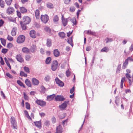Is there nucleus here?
<instances>
[{
  "label": "nucleus",
  "mask_w": 133,
  "mask_h": 133,
  "mask_svg": "<svg viewBox=\"0 0 133 133\" xmlns=\"http://www.w3.org/2000/svg\"><path fill=\"white\" fill-rule=\"evenodd\" d=\"M31 20L30 18L28 16H25L23 17L22 21L21 22L25 24H29Z\"/></svg>",
  "instance_id": "f257e3e1"
},
{
  "label": "nucleus",
  "mask_w": 133,
  "mask_h": 133,
  "mask_svg": "<svg viewBox=\"0 0 133 133\" xmlns=\"http://www.w3.org/2000/svg\"><path fill=\"white\" fill-rule=\"evenodd\" d=\"M25 36L23 35H20L18 36L17 39V42L18 43H23L25 41Z\"/></svg>",
  "instance_id": "f03ea898"
},
{
  "label": "nucleus",
  "mask_w": 133,
  "mask_h": 133,
  "mask_svg": "<svg viewBox=\"0 0 133 133\" xmlns=\"http://www.w3.org/2000/svg\"><path fill=\"white\" fill-rule=\"evenodd\" d=\"M11 122L12 125L13 126V129H17V127L15 118L13 117H12L11 118Z\"/></svg>",
  "instance_id": "7ed1b4c3"
},
{
  "label": "nucleus",
  "mask_w": 133,
  "mask_h": 133,
  "mask_svg": "<svg viewBox=\"0 0 133 133\" xmlns=\"http://www.w3.org/2000/svg\"><path fill=\"white\" fill-rule=\"evenodd\" d=\"M58 66V63L56 61H54L51 65V69L53 71H55Z\"/></svg>",
  "instance_id": "20e7f679"
},
{
  "label": "nucleus",
  "mask_w": 133,
  "mask_h": 133,
  "mask_svg": "<svg viewBox=\"0 0 133 133\" xmlns=\"http://www.w3.org/2000/svg\"><path fill=\"white\" fill-rule=\"evenodd\" d=\"M49 17L47 15H41V19L42 21L44 23H46L49 20Z\"/></svg>",
  "instance_id": "39448f33"
},
{
  "label": "nucleus",
  "mask_w": 133,
  "mask_h": 133,
  "mask_svg": "<svg viewBox=\"0 0 133 133\" xmlns=\"http://www.w3.org/2000/svg\"><path fill=\"white\" fill-rule=\"evenodd\" d=\"M17 60L19 62L22 63L23 62L24 60L21 55L19 54L17 55L16 56Z\"/></svg>",
  "instance_id": "423d86ee"
},
{
  "label": "nucleus",
  "mask_w": 133,
  "mask_h": 133,
  "mask_svg": "<svg viewBox=\"0 0 133 133\" xmlns=\"http://www.w3.org/2000/svg\"><path fill=\"white\" fill-rule=\"evenodd\" d=\"M69 102V101H66L59 106V108L62 109H63L66 108L67 106V104Z\"/></svg>",
  "instance_id": "0eeeda50"
},
{
  "label": "nucleus",
  "mask_w": 133,
  "mask_h": 133,
  "mask_svg": "<svg viewBox=\"0 0 133 133\" xmlns=\"http://www.w3.org/2000/svg\"><path fill=\"white\" fill-rule=\"evenodd\" d=\"M55 81L56 83L60 87H63L64 86V83L60 81L58 78H56Z\"/></svg>",
  "instance_id": "6e6552de"
},
{
  "label": "nucleus",
  "mask_w": 133,
  "mask_h": 133,
  "mask_svg": "<svg viewBox=\"0 0 133 133\" xmlns=\"http://www.w3.org/2000/svg\"><path fill=\"white\" fill-rule=\"evenodd\" d=\"M65 99L63 96L61 95H57L55 98L56 101H62L65 100Z\"/></svg>",
  "instance_id": "1a4fd4ad"
},
{
  "label": "nucleus",
  "mask_w": 133,
  "mask_h": 133,
  "mask_svg": "<svg viewBox=\"0 0 133 133\" xmlns=\"http://www.w3.org/2000/svg\"><path fill=\"white\" fill-rule=\"evenodd\" d=\"M36 103L38 104L41 106L43 107L45 105V102L40 100H37L36 101Z\"/></svg>",
  "instance_id": "9d476101"
},
{
  "label": "nucleus",
  "mask_w": 133,
  "mask_h": 133,
  "mask_svg": "<svg viewBox=\"0 0 133 133\" xmlns=\"http://www.w3.org/2000/svg\"><path fill=\"white\" fill-rule=\"evenodd\" d=\"M30 35L31 37L33 38H36V35L35 31L34 30H31L30 32Z\"/></svg>",
  "instance_id": "9b49d317"
},
{
  "label": "nucleus",
  "mask_w": 133,
  "mask_h": 133,
  "mask_svg": "<svg viewBox=\"0 0 133 133\" xmlns=\"http://www.w3.org/2000/svg\"><path fill=\"white\" fill-rule=\"evenodd\" d=\"M125 76L128 79L129 81V83L130 85H131V84L132 82H133V76L132 77V78L131 79H130L129 78H131V76H130V75L129 74L127 73L125 74Z\"/></svg>",
  "instance_id": "f8f14e48"
},
{
  "label": "nucleus",
  "mask_w": 133,
  "mask_h": 133,
  "mask_svg": "<svg viewBox=\"0 0 133 133\" xmlns=\"http://www.w3.org/2000/svg\"><path fill=\"white\" fill-rule=\"evenodd\" d=\"M32 81L33 84L35 85H38L39 83L38 80L34 78H33L32 79Z\"/></svg>",
  "instance_id": "ddd939ff"
},
{
  "label": "nucleus",
  "mask_w": 133,
  "mask_h": 133,
  "mask_svg": "<svg viewBox=\"0 0 133 133\" xmlns=\"http://www.w3.org/2000/svg\"><path fill=\"white\" fill-rule=\"evenodd\" d=\"M53 53L55 57H58L59 55L60 52L58 49H56L54 50Z\"/></svg>",
  "instance_id": "4468645a"
},
{
  "label": "nucleus",
  "mask_w": 133,
  "mask_h": 133,
  "mask_svg": "<svg viewBox=\"0 0 133 133\" xmlns=\"http://www.w3.org/2000/svg\"><path fill=\"white\" fill-rule=\"evenodd\" d=\"M56 132H58L59 133H62L63 131V129L60 125H59L56 128Z\"/></svg>",
  "instance_id": "2eb2a0df"
},
{
  "label": "nucleus",
  "mask_w": 133,
  "mask_h": 133,
  "mask_svg": "<svg viewBox=\"0 0 133 133\" xmlns=\"http://www.w3.org/2000/svg\"><path fill=\"white\" fill-rule=\"evenodd\" d=\"M55 96V95L54 94L48 96L47 97V99L49 101H51L53 99Z\"/></svg>",
  "instance_id": "dca6fc26"
},
{
  "label": "nucleus",
  "mask_w": 133,
  "mask_h": 133,
  "mask_svg": "<svg viewBox=\"0 0 133 133\" xmlns=\"http://www.w3.org/2000/svg\"><path fill=\"white\" fill-rule=\"evenodd\" d=\"M35 125L39 129H41V122L40 121L34 122Z\"/></svg>",
  "instance_id": "f3484780"
},
{
  "label": "nucleus",
  "mask_w": 133,
  "mask_h": 133,
  "mask_svg": "<svg viewBox=\"0 0 133 133\" xmlns=\"http://www.w3.org/2000/svg\"><path fill=\"white\" fill-rule=\"evenodd\" d=\"M59 20V17L57 15H56L54 16L53 21L54 23L57 24Z\"/></svg>",
  "instance_id": "a211bd4d"
},
{
  "label": "nucleus",
  "mask_w": 133,
  "mask_h": 133,
  "mask_svg": "<svg viewBox=\"0 0 133 133\" xmlns=\"http://www.w3.org/2000/svg\"><path fill=\"white\" fill-rule=\"evenodd\" d=\"M52 45V41L49 38L47 39L46 40V45L47 46L50 47Z\"/></svg>",
  "instance_id": "6ab92c4d"
},
{
  "label": "nucleus",
  "mask_w": 133,
  "mask_h": 133,
  "mask_svg": "<svg viewBox=\"0 0 133 133\" xmlns=\"http://www.w3.org/2000/svg\"><path fill=\"white\" fill-rule=\"evenodd\" d=\"M69 19V18L66 19H62V21L64 26H66L68 21V19Z\"/></svg>",
  "instance_id": "aec40b11"
},
{
  "label": "nucleus",
  "mask_w": 133,
  "mask_h": 133,
  "mask_svg": "<svg viewBox=\"0 0 133 133\" xmlns=\"http://www.w3.org/2000/svg\"><path fill=\"white\" fill-rule=\"evenodd\" d=\"M30 50L32 52H35L36 50V46L34 45H32L30 48Z\"/></svg>",
  "instance_id": "412c9836"
},
{
  "label": "nucleus",
  "mask_w": 133,
  "mask_h": 133,
  "mask_svg": "<svg viewBox=\"0 0 133 133\" xmlns=\"http://www.w3.org/2000/svg\"><path fill=\"white\" fill-rule=\"evenodd\" d=\"M25 83L26 85L28 87H31V83L30 81L28 79H26L25 81Z\"/></svg>",
  "instance_id": "4be33fe9"
},
{
  "label": "nucleus",
  "mask_w": 133,
  "mask_h": 133,
  "mask_svg": "<svg viewBox=\"0 0 133 133\" xmlns=\"http://www.w3.org/2000/svg\"><path fill=\"white\" fill-rule=\"evenodd\" d=\"M22 50L23 52L25 53H28L29 51V49L26 47H23Z\"/></svg>",
  "instance_id": "5701e85b"
},
{
  "label": "nucleus",
  "mask_w": 133,
  "mask_h": 133,
  "mask_svg": "<svg viewBox=\"0 0 133 133\" xmlns=\"http://www.w3.org/2000/svg\"><path fill=\"white\" fill-rule=\"evenodd\" d=\"M6 12L9 14H12L14 12V9H8Z\"/></svg>",
  "instance_id": "b1692460"
},
{
  "label": "nucleus",
  "mask_w": 133,
  "mask_h": 133,
  "mask_svg": "<svg viewBox=\"0 0 133 133\" xmlns=\"http://www.w3.org/2000/svg\"><path fill=\"white\" fill-rule=\"evenodd\" d=\"M39 10L38 9H37L35 11L36 17L37 19H38L39 17Z\"/></svg>",
  "instance_id": "393cba45"
},
{
  "label": "nucleus",
  "mask_w": 133,
  "mask_h": 133,
  "mask_svg": "<svg viewBox=\"0 0 133 133\" xmlns=\"http://www.w3.org/2000/svg\"><path fill=\"white\" fill-rule=\"evenodd\" d=\"M58 35L62 38H64L65 37V34L64 32H60L58 33Z\"/></svg>",
  "instance_id": "a878e982"
},
{
  "label": "nucleus",
  "mask_w": 133,
  "mask_h": 133,
  "mask_svg": "<svg viewBox=\"0 0 133 133\" xmlns=\"http://www.w3.org/2000/svg\"><path fill=\"white\" fill-rule=\"evenodd\" d=\"M128 64V59L125 60V62L123 64V66H122V68L123 69H125Z\"/></svg>",
  "instance_id": "bb28decb"
},
{
  "label": "nucleus",
  "mask_w": 133,
  "mask_h": 133,
  "mask_svg": "<svg viewBox=\"0 0 133 133\" xmlns=\"http://www.w3.org/2000/svg\"><path fill=\"white\" fill-rule=\"evenodd\" d=\"M125 78L124 77L122 78L121 81V88H122L123 87V84L124 82L125 81Z\"/></svg>",
  "instance_id": "cd10ccee"
},
{
  "label": "nucleus",
  "mask_w": 133,
  "mask_h": 133,
  "mask_svg": "<svg viewBox=\"0 0 133 133\" xmlns=\"http://www.w3.org/2000/svg\"><path fill=\"white\" fill-rule=\"evenodd\" d=\"M47 7L48 8H53V5L52 4L48 2L46 3Z\"/></svg>",
  "instance_id": "c85d7f7f"
},
{
  "label": "nucleus",
  "mask_w": 133,
  "mask_h": 133,
  "mask_svg": "<svg viewBox=\"0 0 133 133\" xmlns=\"http://www.w3.org/2000/svg\"><path fill=\"white\" fill-rule=\"evenodd\" d=\"M109 50V49L107 47H104L101 50L102 52H108Z\"/></svg>",
  "instance_id": "c756f323"
},
{
  "label": "nucleus",
  "mask_w": 133,
  "mask_h": 133,
  "mask_svg": "<svg viewBox=\"0 0 133 133\" xmlns=\"http://www.w3.org/2000/svg\"><path fill=\"white\" fill-rule=\"evenodd\" d=\"M50 79V76L49 75H47L45 76L44 78V80L46 82H48Z\"/></svg>",
  "instance_id": "7c9ffc66"
},
{
  "label": "nucleus",
  "mask_w": 133,
  "mask_h": 133,
  "mask_svg": "<svg viewBox=\"0 0 133 133\" xmlns=\"http://www.w3.org/2000/svg\"><path fill=\"white\" fill-rule=\"evenodd\" d=\"M17 83L20 86H23V87L25 88V86L19 80H17Z\"/></svg>",
  "instance_id": "2f4dec72"
},
{
  "label": "nucleus",
  "mask_w": 133,
  "mask_h": 133,
  "mask_svg": "<svg viewBox=\"0 0 133 133\" xmlns=\"http://www.w3.org/2000/svg\"><path fill=\"white\" fill-rule=\"evenodd\" d=\"M51 60V58L50 57H48L45 61V63L46 64H48L49 63Z\"/></svg>",
  "instance_id": "473e14b6"
},
{
  "label": "nucleus",
  "mask_w": 133,
  "mask_h": 133,
  "mask_svg": "<svg viewBox=\"0 0 133 133\" xmlns=\"http://www.w3.org/2000/svg\"><path fill=\"white\" fill-rule=\"evenodd\" d=\"M31 57L29 55H27L25 56V59L26 61H29Z\"/></svg>",
  "instance_id": "72a5a7b5"
},
{
  "label": "nucleus",
  "mask_w": 133,
  "mask_h": 133,
  "mask_svg": "<svg viewBox=\"0 0 133 133\" xmlns=\"http://www.w3.org/2000/svg\"><path fill=\"white\" fill-rule=\"evenodd\" d=\"M87 34H88L91 35H94L95 34V33L94 32L91 31L90 30L87 31Z\"/></svg>",
  "instance_id": "f704fd0d"
},
{
  "label": "nucleus",
  "mask_w": 133,
  "mask_h": 133,
  "mask_svg": "<svg viewBox=\"0 0 133 133\" xmlns=\"http://www.w3.org/2000/svg\"><path fill=\"white\" fill-rule=\"evenodd\" d=\"M11 34L13 36H15L16 34V32L14 28H13L11 32Z\"/></svg>",
  "instance_id": "c9c22d12"
},
{
  "label": "nucleus",
  "mask_w": 133,
  "mask_h": 133,
  "mask_svg": "<svg viewBox=\"0 0 133 133\" xmlns=\"http://www.w3.org/2000/svg\"><path fill=\"white\" fill-rule=\"evenodd\" d=\"M20 75L21 76H24L25 77H27V76L26 74H25L24 72L21 71Z\"/></svg>",
  "instance_id": "e433bc0d"
},
{
  "label": "nucleus",
  "mask_w": 133,
  "mask_h": 133,
  "mask_svg": "<svg viewBox=\"0 0 133 133\" xmlns=\"http://www.w3.org/2000/svg\"><path fill=\"white\" fill-rule=\"evenodd\" d=\"M0 40L2 44L5 46L6 43V40L2 38H0Z\"/></svg>",
  "instance_id": "4c0bfd02"
},
{
  "label": "nucleus",
  "mask_w": 133,
  "mask_h": 133,
  "mask_svg": "<svg viewBox=\"0 0 133 133\" xmlns=\"http://www.w3.org/2000/svg\"><path fill=\"white\" fill-rule=\"evenodd\" d=\"M71 20L74 25L76 24V21L75 18H73L72 19H71Z\"/></svg>",
  "instance_id": "58836bf2"
},
{
  "label": "nucleus",
  "mask_w": 133,
  "mask_h": 133,
  "mask_svg": "<svg viewBox=\"0 0 133 133\" xmlns=\"http://www.w3.org/2000/svg\"><path fill=\"white\" fill-rule=\"evenodd\" d=\"M4 3L3 1L0 0V6L1 8H3L4 6Z\"/></svg>",
  "instance_id": "ea45409f"
},
{
  "label": "nucleus",
  "mask_w": 133,
  "mask_h": 133,
  "mask_svg": "<svg viewBox=\"0 0 133 133\" xmlns=\"http://www.w3.org/2000/svg\"><path fill=\"white\" fill-rule=\"evenodd\" d=\"M24 69L25 71L28 73H29L30 72L29 69L27 67L25 66L24 68Z\"/></svg>",
  "instance_id": "a19ab883"
},
{
  "label": "nucleus",
  "mask_w": 133,
  "mask_h": 133,
  "mask_svg": "<svg viewBox=\"0 0 133 133\" xmlns=\"http://www.w3.org/2000/svg\"><path fill=\"white\" fill-rule=\"evenodd\" d=\"M21 25L23 29L25 30L26 29V26L25 25L26 24H23V23H21Z\"/></svg>",
  "instance_id": "79ce46f5"
},
{
  "label": "nucleus",
  "mask_w": 133,
  "mask_h": 133,
  "mask_svg": "<svg viewBox=\"0 0 133 133\" xmlns=\"http://www.w3.org/2000/svg\"><path fill=\"white\" fill-rule=\"evenodd\" d=\"M67 42L68 43L70 44L72 46H73V44H72V40L71 38L70 39L68 40Z\"/></svg>",
  "instance_id": "37998d69"
},
{
  "label": "nucleus",
  "mask_w": 133,
  "mask_h": 133,
  "mask_svg": "<svg viewBox=\"0 0 133 133\" xmlns=\"http://www.w3.org/2000/svg\"><path fill=\"white\" fill-rule=\"evenodd\" d=\"M45 31L47 32L50 33L51 31V30L50 28L48 27H46L44 28Z\"/></svg>",
  "instance_id": "c03bdc74"
},
{
  "label": "nucleus",
  "mask_w": 133,
  "mask_h": 133,
  "mask_svg": "<svg viewBox=\"0 0 133 133\" xmlns=\"http://www.w3.org/2000/svg\"><path fill=\"white\" fill-rule=\"evenodd\" d=\"M12 0H5V2L7 5H10L11 3Z\"/></svg>",
  "instance_id": "a18cd8bd"
},
{
  "label": "nucleus",
  "mask_w": 133,
  "mask_h": 133,
  "mask_svg": "<svg viewBox=\"0 0 133 133\" xmlns=\"http://www.w3.org/2000/svg\"><path fill=\"white\" fill-rule=\"evenodd\" d=\"M6 75L8 77L11 78H13V76H12L8 72H7L6 73Z\"/></svg>",
  "instance_id": "49530a36"
},
{
  "label": "nucleus",
  "mask_w": 133,
  "mask_h": 133,
  "mask_svg": "<svg viewBox=\"0 0 133 133\" xmlns=\"http://www.w3.org/2000/svg\"><path fill=\"white\" fill-rule=\"evenodd\" d=\"M20 11L22 13L26 12H27L26 9H20Z\"/></svg>",
  "instance_id": "de8ad7c7"
},
{
  "label": "nucleus",
  "mask_w": 133,
  "mask_h": 133,
  "mask_svg": "<svg viewBox=\"0 0 133 133\" xmlns=\"http://www.w3.org/2000/svg\"><path fill=\"white\" fill-rule=\"evenodd\" d=\"M105 40L106 41V43H108L112 42V39L111 38H108L105 39Z\"/></svg>",
  "instance_id": "09e8293b"
},
{
  "label": "nucleus",
  "mask_w": 133,
  "mask_h": 133,
  "mask_svg": "<svg viewBox=\"0 0 133 133\" xmlns=\"http://www.w3.org/2000/svg\"><path fill=\"white\" fill-rule=\"evenodd\" d=\"M25 105L27 109H29L30 108V104L28 102L25 103Z\"/></svg>",
  "instance_id": "8fccbe9b"
},
{
  "label": "nucleus",
  "mask_w": 133,
  "mask_h": 133,
  "mask_svg": "<svg viewBox=\"0 0 133 133\" xmlns=\"http://www.w3.org/2000/svg\"><path fill=\"white\" fill-rule=\"evenodd\" d=\"M121 65H118L116 71V72L117 73H119V72L121 69Z\"/></svg>",
  "instance_id": "3c124183"
},
{
  "label": "nucleus",
  "mask_w": 133,
  "mask_h": 133,
  "mask_svg": "<svg viewBox=\"0 0 133 133\" xmlns=\"http://www.w3.org/2000/svg\"><path fill=\"white\" fill-rule=\"evenodd\" d=\"M8 19L9 21L11 22H14L15 21L14 18L10 17H8Z\"/></svg>",
  "instance_id": "603ef678"
},
{
  "label": "nucleus",
  "mask_w": 133,
  "mask_h": 133,
  "mask_svg": "<svg viewBox=\"0 0 133 133\" xmlns=\"http://www.w3.org/2000/svg\"><path fill=\"white\" fill-rule=\"evenodd\" d=\"M7 38L8 40L10 41H12L13 40V37L10 36L9 35H8Z\"/></svg>",
  "instance_id": "864d4df0"
},
{
  "label": "nucleus",
  "mask_w": 133,
  "mask_h": 133,
  "mask_svg": "<svg viewBox=\"0 0 133 133\" xmlns=\"http://www.w3.org/2000/svg\"><path fill=\"white\" fill-rule=\"evenodd\" d=\"M12 43H9L8 44V45L7 46V47L9 49H10L11 48V47H12Z\"/></svg>",
  "instance_id": "5fc2aeb1"
},
{
  "label": "nucleus",
  "mask_w": 133,
  "mask_h": 133,
  "mask_svg": "<svg viewBox=\"0 0 133 133\" xmlns=\"http://www.w3.org/2000/svg\"><path fill=\"white\" fill-rule=\"evenodd\" d=\"M70 72L69 71V70L68 69L66 71V76L67 77H69L70 75Z\"/></svg>",
  "instance_id": "6e6d98bb"
},
{
  "label": "nucleus",
  "mask_w": 133,
  "mask_h": 133,
  "mask_svg": "<svg viewBox=\"0 0 133 133\" xmlns=\"http://www.w3.org/2000/svg\"><path fill=\"white\" fill-rule=\"evenodd\" d=\"M24 97L25 99H28V97L25 93V92H23Z\"/></svg>",
  "instance_id": "4d7b16f0"
},
{
  "label": "nucleus",
  "mask_w": 133,
  "mask_h": 133,
  "mask_svg": "<svg viewBox=\"0 0 133 133\" xmlns=\"http://www.w3.org/2000/svg\"><path fill=\"white\" fill-rule=\"evenodd\" d=\"M1 96L3 97L4 99H5V96L4 93L2 91H1Z\"/></svg>",
  "instance_id": "13d9d810"
},
{
  "label": "nucleus",
  "mask_w": 133,
  "mask_h": 133,
  "mask_svg": "<svg viewBox=\"0 0 133 133\" xmlns=\"http://www.w3.org/2000/svg\"><path fill=\"white\" fill-rule=\"evenodd\" d=\"M7 49H3L2 51V53L5 54L7 51Z\"/></svg>",
  "instance_id": "bf43d9fd"
},
{
  "label": "nucleus",
  "mask_w": 133,
  "mask_h": 133,
  "mask_svg": "<svg viewBox=\"0 0 133 133\" xmlns=\"http://www.w3.org/2000/svg\"><path fill=\"white\" fill-rule=\"evenodd\" d=\"M64 2L65 4H69L71 1V0H64Z\"/></svg>",
  "instance_id": "052dcab7"
},
{
  "label": "nucleus",
  "mask_w": 133,
  "mask_h": 133,
  "mask_svg": "<svg viewBox=\"0 0 133 133\" xmlns=\"http://www.w3.org/2000/svg\"><path fill=\"white\" fill-rule=\"evenodd\" d=\"M75 89L74 87H73L70 90V92L71 94H72L73 93Z\"/></svg>",
  "instance_id": "680f3d73"
},
{
  "label": "nucleus",
  "mask_w": 133,
  "mask_h": 133,
  "mask_svg": "<svg viewBox=\"0 0 133 133\" xmlns=\"http://www.w3.org/2000/svg\"><path fill=\"white\" fill-rule=\"evenodd\" d=\"M4 59L7 65L9 64V61L7 60V58L6 57L4 58Z\"/></svg>",
  "instance_id": "e2e57ef3"
},
{
  "label": "nucleus",
  "mask_w": 133,
  "mask_h": 133,
  "mask_svg": "<svg viewBox=\"0 0 133 133\" xmlns=\"http://www.w3.org/2000/svg\"><path fill=\"white\" fill-rule=\"evenodd\" d=\"M3 23V21L2 19H1L0 21V27L2 26Z\"/></svg>",
  "instance_id": "0e129e2a"
},
{
  "label": "nucleus",
  "mask_w": 133,
  "mask_h": 133,
  "mask_svg": "<svg viewBox=\"0 0 133 133\" xmlns=\"http://www.w3.org/2000/svg\"><path fill=\"white\" fill-rule=\"evenodd\" d=\"M15 7L16 8H24L23 7H19L18 5L17 4H15Z\"/></svg>",
  "instance_id": "69168bd1"
},
{
  "label": "nucleus",
  "mask_w": 133,
  "mask_h": 133,
  "mask_svg": "<svg viewBox=\"0 0 133 133\" xmlns=\"http://www.w3.org/2000/svg\"><path fill=\"white\" fill-rule=\"evenodd\" d=\"M35 93V92L34 91H31L30 92V95L34 96Z\"/></svg>",
  "instance_id": "338daca9"
},
{
  "label": "nucleus",
  "mask_w": 133,
  "mask_h": 133,
  "mask_svg": "<svg viewBox=\"0 0 133 133\" xmlns=\"http://www.w3.org/2000/svg\"><path fill=\"white\" fill-rule=\"evenodd\" d=\"M129 50L131 51H132L133 50V44H132L129 48Z\"/></svg>",
  "instance_id": "774afa93"
}]
</instances>
